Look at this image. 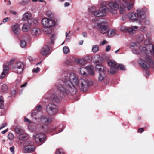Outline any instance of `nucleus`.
Segmentation results:
<instances>
[{
    "mask_svg": "<svg viewBox=\"0 0 154 154\" xmlns=\"http://www.w3.org/2000/svg\"><path fill=\"white\" fill-rule=\"evenodd\" d=\"M63 83L62 86L61 84L57 83L56 86L60 92V97L57 96V92L52 94L51 100L53 102L57 103L60 100V97L64 98L68 95H73L77 92V90L75 85L77 86L81 91L86 92L88 88L93 85V82L87 79L82 78L79 79L78 76L76 74L71 73L69 77L65 76L63 79Z\"/></svg>",
    "mask_w": 154,
    "mask_h": 154,
    "instance_id": "obj_1",
    "label": "nucleus"
},
{
    "mask_svg": "<svg viewBox=\"0 0 154 154\" xmlns=\"http://www.w3.org/2000/svg\"><path fill=\"white\" fill-rule=\"evenodd\" d=\"M140 49L142 54H143L142 52H144L145 59L150 63H147L146 62L143 60L141 59L138 60V63L142 67L145 69L148 68L150 67V65L153 64V62L152 57L148 54H149L148 48L141 46L140 47Z\"/></svg>",
    "mask_w": 154,
    "mask_h": 154,
    "instance_id": "obj_2",
    "label": "nucleus"
},
{
    "mask_svg": "<svg viewBox=\"0 0 154 154\" xmlns=\"http://www.w3.org/2000/svg\"><path fill=\"white\" fill-rule=\"evenodd\" d=\"M88 10L92 14L98 17L105 16L106 13L109 11V8L105 6L100 7L98 9L95 7H92L89 9Z\"/></svg>",
    "mask_w": 154,
    "mask_h": 154,
    "instance_id": "obj_3",
    "label": "nucleus"
},
{
    "mask_svg": "<svg viewBox=\"0 0 154 154\" xmlns=\"http://www.w3.org/2000/svg\"><path fill=\"white\" fill-rule=\"evenodd\" d=\"M58 111V107L54 103H50L46 106V111L50 116L55 115Z\"/></svg>",
    "mask_w": 154,
    "mask_h": 154,
    "instance_id": "obj_4",
    "label": "nucleus"
},
{
    "mask_svg": "<svg viewBox=\"0 0 154 154\" xmlns=\"http://www.w3.org/2000/svg\"><path fill=\"white\" fill-rule=\"evenodd\" d=\"M42 25L47 28H51L54 26L56 23L54 20L47 18H44L42 20Z\"/></svg>",
    "mask_w": 154,
    "mask_h": 154,
    "instance_id": "obj_5",
    "label": "nucleus"
},
{
    "mask_svg": "<svg viewBox=\"0 0 154 154\" xmlns=\"http://www.w3.org/2000/svg\"><path fill=\"white\" fill-rule=\"evenodd\" d=\"M106 24L107 22L105 19H102V21H101L99 23L97 24V26L99 29L100 31L102 34L106 33L108 31Z\"/></svg>",
    "mask_w": 154,
    "mask_h": 154,
    "instance_id": "obj_6",
    "label": "nucleus"
},
{
    "mask_svg": "<svg viewBox=\"0 0 154 154\" xmlns=\"http://www.w3.org/2000/svg\"><path fill=\"white\" fill-rule=\"evenodd\" d=\"M17 136L20 140H26L29 137L28 134L24 133L23 130L17 128L15 129Z\"/></svg>",
    "mask_w": 154,
    "mask_h": 154,
    "instance_id": "obj_7",
    "label": "nucleus"
},
{
    "mask_svg": "<svg viewBox=\"0 0 154 154\" xmlns=\"http://www.w3.org/2000/svg\"><path fill=\"white\" fill-rule=\"evenodd\" d=\"M108 64L110 66V69L109 71L111 74H115L117 71V67L116 63L113 60H109L108 61Z\"/></svg>",
    "mask_w": 154,
    "mask_h": 154,
    "instance_id": "obj_8",
    "label": "nucleus"
},
{
    "mask_svg": "<svg viewBox=\"0 0 154 154\" xmlns=\"http://www.w3.org/2000/svg\"><path fill=\"white\" fill-rule=\"evenodd\" d=\"M24 66L23 63L21 62L17 63L13 67V71L17 73H21L23 71Z\"/></svg>",
    "mask_w": 154,
    "mask_h": 154,
    "instance_id": "obj_9",
    "label": "nucleus"
},
{
    "mask_svg": "<svg viewBox=\"0 0 154 154\" xmlns=\"http://www.w3.org/2000/svg\"><path fill=\"white\" fill-rule=\"evenodd\" d=\"M34 118L35 120L38 119V122H41L44 124H48L51 121V119L48 118L47 116H45L41 114L38 117H35Z\"/></svg>",
    "mask_w": 154,
    "mask_h": 154,
    "instance_id": "obj_10",
    "label": "nucleus"
},
{
    "mask_svg": "<svg viewBox=\"0 0 154 154\" xmlns=\"http://www.w3.org/2000/svg\"><path fill=\"white\" fill-rule=\"evenodd\" d=\"M33 137L35 142L41 144L45 142L46 138L45 135L43 134H36L35 135H34Z\"/></svg>",
    "mask_w": 154,
    "mask_h": 154,
    "instance_id": "obj_11",
    "label": "nucleus"
},
{
    "mask_svg": "<svg viewBox=\"0 0 154 154\" xmlns=\"http://www.w3.org/2000/svg\"><path fill=\"white\" fill-rule=\"evenodd\" d=\"M137 16V21H138L140 23L141 22L140 20H143L146 18V15L143 12V9H138L136 10Z\"/></svg>",
    "mask_w": 154,
    "mask_h": 154,
    "instance_id": "obj_12",
    "label": "nucleus"
},
{
    "mask_svg": "<svg viewBox=\"0 0 154 154\" xmlns=\"http://www.w3.org/2000/svg\"><path fill=\"white\" fill-rule=\"evenodd\" d=\"M108 5L111 9L110 11L109 10V11H110L113 14H114V13H112V11H114L116 12L119 9V5L116 2H109L108 4Z\"/></svg>",
    "mask_w": 154,
    "mask_h": 154,
    "instance_id": "obj_13",
    "label": "nucleus"
},
{
    "mask_svg": "<svg viewBox=\"0 0 154 154\" xmlns=\"http://www.w3.org/2000/svg\"><path fill=\"white\" fill-rule=\"evenodd\" d=\"M87 60L89 61L93 60L94 63H97L101 61L102 57L98 55H96L94 57L91 56L87 57Z\"/></svg>",
    "mask_w": 154,
    "mask_h": 154,
    "instance_id": "obj_14",
    "label": "nucleus"
},
{
    "mask_svg": "<svg viewBox=\"0 0 154 154\" xmlns=\"http://www.w3.org/2000/svg\"><path fill=\"white\" fill-rule=\"evenodd\" d=\"M32 20H29L27 22L23 23L22 27V30L24 32H27L31 28Z\"/></svg>",
    "mask_w": 154,
    "mask_h": 154,
    "instance_id": "obj_15",
    "label": "nucleus"
},
{
    "mask_svg": "<svg viewBox=\"0 0 154 154\" xmlns=\"http://www.w3.org/2000/svg\"><path fill=\"white\" fill-rule=\"evenodd\" d=\"M11 29L13 33L16 35H19L21 32L20 25L18 24H16L12 25L11 26Z\"/></svg>",
    "mask_w": 154,
    "mask_h": 154,
    "instance_id": "obj_16",
    "label": "nucleus"
},
{
    "mask_svg": "<svg viewBox=\"0 0 154 154\" xmlns=\"http://www.w3.org/2000/svg\"><path fill=\"white\" fill-rule=\"evenodd\" d=\"M130 46L131 48L132 49V51L133 53L136 54H139L138 51L136 50L139 48V45L138 43L132 42L130 44Z\"/></svg>",
    "mask_w": 154,
    "mask_h": 154,
    "instance_id": "obj_17",
    "label": "nucleus"
},
{
    "mask_svg": "<svg viewBox=\"0 0 154 154\" xmlns=\"http://www.w3.org/2000/svg\"><path fill=\"white\" fill-rule=\"evenodd\" d=\"M42 106L40 105L37 106L35 109V111L36 112H34L32 113L31 114V116L32 117H38V116H39L42 114L41 112H39L42 109Z\"/></svg>",
    "mask_w": 154,
    "mask_h": 154,
    "instance_id": "obj_18",
    "label": "nucleus"
},
{
    "mask_svg": "<svg viewBox=\"0 0 154 154\" xmlns=\"http://www.w3.org/2000/svg\"><path fill=\"white\" fill-rule=\"evenodd\" d=\"M3 72L0 75V79H2L5 78L9 70V68L7 65H3Z\"/></svg>",
    "mask_w": 154,
    "mask_h": 154,
    "instance_id": "obj_19",
    "label": "nucleus"
},
{
    "mask_svg": "<svg viewBox=\"0 0 154 154\" xmlns=\"http://www.w3.org/2000/svg\"><path fill=\"white\" fill-rule=\"evenodd\" d=\"M50 52V49L48 46L45 45L42 48L40 53L44 56H45L48 54Z\"/></svg>",
    "mask_w": 154,
    "mask_h": 154,
    "instance_id": "obj_20",
    "label": "nucleus"
},
{
    "mask_svg": "<svg viewBox=\"0 0 154 154\" xmlns=\"http://www.w3.org/2000/svg\"><path fill=\"white\" fill-rule=\"evenodd\" d=\"M35 149L33 146H27L23 149V152L25 153H29L34 151Z\"/></svg>",
    "mask_w": 154,
    "mask_h": 154,
    "instance_id": "obj_21",
    "label": "nucleus"
},
{
    "mask_svg": "<svg viewBox=\"0 0 154 154\" xmlns=\"http://www.w3.org/2000/svg\"><path fill=\"white\" fill-rule=\"evenodd\" d=\"M128 17L130 20L134 21H137V16L136 13H130L128 14Z\"/></svg>",
    "mask_w": 154,
    "mask_h": 154,
    "instance_id": "obj_22",
    "label": "nucleus"
},
{
    "mask_svg": "<svg viewBox=\"0 0 154 154\" xmlns=\"http://www.w3.org/2000/svg\"><path fill=\"white\" fill-rule=\"evenodd\" d=\"M119 2H122L124 3V5L126 7V9L129 11L133 7V5L132 4L129 3L128 2V0H119Z\"/></svg>",
    "mask_w": 154,
    "mask_h": 154,
    "instance_id": "obj_23",
    "label": "nucleus"
},
{
    "mask_svg": "<svg viewBox=\"0 0 154 154\" xmlns=\"http://www.w3.org/2000/svg\"><path fill=\"white\" fill-rule=\"evenodd\" d=\"M95 67L98 70L99 73H106V69L103 66L100 64H97L96 65Z\"/></svg>",
    "mask_w": 154,
    "mask_h": 154,
    "instance_id": "obj_24",
    "label": "nucleus"
},
{
    "mask_svg": "<svg viewBox=\"0 0 154 154\" xmlns=\"http://www.w3.org/2000/svg\"><path fill=\"white\" fill-rule=\"evenodd\" d=\"M31 32L32 36H38L40 34L41 31L38 28H34L31 29Z\"/></svg>",
    "mask_w": 154,
    "mask_h": 154,
    "instance_id": "obj_25",
    "label": "nucleus"
},
{
    "mask_svg": "<svg viewBox=\"0 0 154 154\" xmlns=\"http://www.w3.org/2000/svg\"><path fill=\"white\" fill-rule=\"evenodd\" d=\"M86 67V71H87L88 73L92 76H94L95 75L94 66L92 65H90L87 66Z\"/></svg>",
    "mask_w": 154,
    "mask_h": 154,
    "instance_id": "obj_26",
    "label": "nucleus"
},
{
    "mask_svg": "<svg viewBox=\"0 0 154 154\" xmlns=\"http://www.w3.org/2000/svg\"><path fill=\"white\" fill-rule=\"evenodd\" d=\"M138 27L136 26H131L128 29V32L130 34H133L135 33L137 30Z\"/></svg>",
    "mask_w": 154,
    "mask_h": 154,
    "instance_id": "obj_27",
    "label": "nucleus"
},
{
    "mask_svg": "<svg viewBox=\"0 0 154 154\" xmlns=\"http://www.w3.org/2000/svg\"><path fill=\"white\" fill-rule=\"evenodd\" d=\"M86 67L85 68L83 67H81L79 70V72L80 74L82 76L87 75V73L86 72Z\"/></svg>",
    "mask_w": 154,
    "mask_h": 154,
    "instance_id": "obj_28",
    "label": "nucleus"
},
{
    "mask_svg": "<svg viewBox=\"0 0 154 154\" xmlns=\"http://www.w3.org/2000/svg\"><path fill=\"white\" fill-rule=\"evenodd\" d=\"M106 76V73H99L98 76V81L100 82L103 81L105 79Z\"/></svg>",
    "mask_w": 154,
    "mask_h": 154,
    "instance_id": "obj_29",
    "label": "nucleus"
},
{
    "mask_svg": "<svg viewBox=\"0 0 154 154\" xmlns=\"http://www.w3.org/2000/svg\"><path fill=\"white\" fill-rule=\"evenodd\" d=\"M30 14L27 12L26 13L23 15L22 20H28V21L29 20L31 19H30Z\"/></svg>",
    "mask_w": 154,
    "mask_h": 154,
    "instance_id": "obj_30",
    "label": "nucleus"
},
{
    "mask_svg": "<svg viewBox=\"0 0 154 154\" xmlns=\"http://www.w3.org/2000/svg\"><path fill=\"white\" fill-rule=\"evenodd\" d=\"M107 32V35L108 36H113L115 35L116 33L115 29H112L109 30H108Z\"/></svg>",
    "mask_w": 154,
    "mask_h": 154,
    "instance_id": "obj_31",
    "label": "nucleus"
},
{
    "mask_svg": "<svg viewBox=\"0 0 154 154\" xmlns=\"http://www.w3.org/2000/svg\"><path fill=\"white\" fill-rule=\"evenodd\" d=\"M126 9V7L124 4L121 5L120 7V14H123L125 10Z\"/></svg>",
    "mask_w": 154,
    "mask_h": 154,
    "instance_id": "obj_32",
    "label": "nucleus"
},
{
    "mask_svg": "<svg viewBox=\"0 0 154 154\" xmlns=\"http://www.w3.org/2000/svg\"><path fill=\"white\" fill-rule=\"evenodd\" d=\"M4 104L3 97L2 96L0 97V109H2L4 107Z\"/></svg>",
    "mask_w": 154,
    "mask_h": 154,
    "instance_id": "obj_33",
    "label": "nucleus"
},
{
    "mask_svg": "<svg viewBox=\"0 0 154 154\" xmlns=\"http://www.w3.org/2000/svg\"><path fill=\"white\" fill-rule=\"evenodd\" d=\"M99 47L97 45H94L92 47V51L94 53H96L98 51Z\"/></svg>",
    "mask_w": 154,
    "mask_h": 154,
    "instance_id": "obj_34",
    "label": "nucleus"
},
{
    "mask_svg": "<svg viewBox=\"0 0 154 154\" xmlns=\"http://www.w3.org/2000/svg\"><path fill=\"white\" fill-rule=\"evenodd\" d=\"M44 32L47 34H50L52 33V30L49 28L46 27L44 30Z\"/></svg>",
    "mask_w": 154,
    "mask_h": 154,
    "instance_id": "obj_35",
    "label": "nucleus"
},
{
    "mask_svg": "<svg viewBox=\"0 0 154 154\" xmlns=\"http://www.w3.org/2000/svg\"><path fill=\"white\" fill-rule=\"evenodd\" d=\"M63 51L64 54H67L69 51V49L68 47L66 46L63 47Z\"/></svg>",
    "mask_w": 154,
    "mask_h": 154,
    "instance_id": "obj_36",
    "label": "nucleus"
},
{
    "mask_svg": "<svg viewBox=\"0 0 154 154\" xmlns=\"http://www.w3.org/2000/svg\"><path fill=\"white\" fill-rule=\"evenodd\" d=\"M147 47H149L150 48H151L152 50V51L151 50H149V53L152 55L153 54V57L154 58V46L152 44H150L149 46H147Z\"/></svg>",
    "mask_w": 154,
    "mask_h": 154,
    "instance_id": "obj_37",
    "label": "nucleus"
},
{
    "mask_svg": "<svg viewBox=\"0 0 154 154\" xmlns=\"http://www.w3.org/2000/svg\"><path fill=\"white\" fill-rule=\"evenodd\" d=\"M140 29L143 32L145 33L147 31V29L146 26H142L140 27Z\"/></svg>",
    "mask_w": 154,
    "mask_h": 154,
    "instance_id": "obj_38",
    "label": "nucleus"
},
{
    "mask_svg": "<svg viewBox=\"0 0 154 154\" xmlns=\"http://www.w3.org/2000/svg\"><path fill=\"white\" fill-rule=\"evenodd\" d=\"M128 28H127L125 26H122L120 28V30L122 32H128Z\"/></svg>",
    "mask_w": 154,
    "mask_h": 154,
    "instance_id": "obj_39",
    "label": "nucleus"
},
{
    "mask_svg": "<svg viewBox=\"0 0 154 154\" xmlns=\"http://www.w3.org/2000/svg\"><path fill=\"white\" fill-rule=\"evenodd\" d=\"M8 89V87L6 85H2L1 90L2 91L3 93L6 91Z\"/></svg>",
    "mask_w": 154,
    "mask_h": 154,
    "instance_id": "obj_40",
    "label": "nucleus"
},
{
    "mask_svg": "<svg viewBox=\"0 0 154 154\" xmlns=\"http://www.w3.org/2000/svg\"><path fill=\"white\" fill-rule=\"evenodd\" d=\"M28 128L30 131H34L36 129V127L35 126H31L30 125H28Z\"/></svg>",
    "mask_w": 154,
    "mask_h": 154,
    "instance_id": "obj_41",
    "label": "nucleus"
},
{
    "mask_svg": "<svg viewBox=\"0 0 154 154\" xmlns=\"http://www.w3.org/2000/svg\"><path fill=\"white\" fill-rule=\"evenodd\" d=\"M20 45L21 47L22 48H25L26 45V42L23 40L21 41L20 43Z\"/></svg>",
    "mask_w": 154,
    "mask_h": 154,
    "instance_id": "obj_42",
    "label": "nucleus"
},
{
    "mask_svg": "<svg viewBox=\"0 0 154 154\" xmlns=\"http://www.w3.org/2000/svg\"><path fill=\"white\" fill-rule=\"evenodd\" d=\"M71 32L70 31H69L68 32H65V35L66 37V40H68L71 38V36L70 35H69V34Z\"/></svg>",
    "mask_w": 154,
    "mask_h": 154,
    "instance_id": "obj_43",
    "label": "nucleus"
},
{
    "mask_svg": "<svg viewBox=\"0 0 154 154\" xmlns=\"http://www.w3.org/2000/svg\"><path fill=\"white\" fill-rule=\"evenodd\" d=\"M55 154H64L63 150L61 149H57Z\"/></svg>",
    "mask_w": 154,
    "mask_h": 154,
    "instance_id": "obj_44",
    "label": "nucleus"
},
{
    "mask_svg": "<svg viewBox=\"0 0 154 154\" xmlns=\"http://www.w3.org/2000/svg\"><path fill=\"white\" fill-rule=\"evenodd\" d=\"M144 38V36L143 34H140L139 36L138 40L139 41L141 42L143 41Z\"/></svg>",
    "mask_w": 154,
    "mask_h": 154,
    "instance_id": "obj_45",
    "label": "nucleus"
},
{
    "mask_svg": "<svg viewBox=\"0 0 154 154\" xmlns=\"http://www.w3.org/2000/svg\"><path fill=\"white\" fill-rule=\"evenodd\" d=\"M8 138L10 140H12L14 138V134L12 133H9L8 136Z\"/></svg>",
    "mask_w": 154,
    "mask_h": 154,
    "instance_id": "obj_46",
    "label": "nucleus"
},
{
    "mask_svg": "<svg viewBox=\"0 0 154 154\" xmlns=\"http://www.w3.org/2000/svg\"><path fill=\"white\" fill-rule=\"evenodd\" d=\"M29 2L27 1L22 0L19 2V4L22 5H23L28 4Z\"/></svg>",
    "mask_w": 154,
    "mask_h": 154,
    "instance_id": "obj_47",
    "label": "nucleus"
},
{
    "mask_svg": "<svg viewBox=\"0 0 154 154\" xmlns=\"http://www.w3.org/2000/svg\"><path fill=\"white\" fill-rule=\"evenodd\" d=\"M56 35L55 34H52L51 37V41L52 43H54V40L55 39Z\"/></svg>",
    "mask_w": 154,
    "mask_h": 154,
    "instance_id": "obj_48",
    "label": "nucleus"
},
{
    "mask_svg": "<svg viewBox=\"0 0 154 154\" xmlns=\"http://www.w3.org/2000/svg\"><path fill=\"white\" fill-rule=\"evenodd\" d=\"M29 20H32L31 21V23H32V24H35V25H37L38 24V21L37 20H36L34 19H29Z\"/></svg>",
    "mask_w": 154,
    "mask_h": 154,
    "instance_id": "obj_49",
    "label": "nucleus"
},
{
    "mask_svg": "<svg viewBox=\"0 0 154 154\" xmlns=\"http://www.w3.org/2000/svg\"><path fill=\"white\" fill-rule=\"evenodd\" d=\"M118 68L121 70H125L124 66L122 64H119L118 66Z\"/></svg>",
    "mask_w": 154,
    "mask_h": 154,
    "instance_id": "obj_50",
    "label": "nucleus"
},
{
    "mask_svg": "<svg viewBox=\"0 0 154 154\" xmlns=\"http://www.w3.org/2000/svg\"><path fill=\"white\" fill-rule=\"evenodd\" d=\"M40 68L39 67H37L35 69H33L32 70V72H35L36 73H38L39 71Z\"/></svg>",
    "mask_w": 154,
    "mask_h": 154,
    "instance_id": "obj_51",
    "label": "nucleus"
},
{
    "mask_svg": "<svg viewBox=\"0 0 154 154\" xmlns=\"http://www.w3.org/2000/svg\"><path fill=\"white\" fill-rule=\"evenodd\" d=\"M47 16L48 17H52V13L50 11H48L47 13Z\"/></svg>",
    "mask_w": 154,
    "mask_h": 154,
    "instance_id": "obj_52",
    "label": "nucleus"
},
{
    "mask_svg": "<svg viewBox=\"0 0 154 154\" xmlns=\"http://www.w3.org/2000/svg\"><path fill=\"white\" fill-rule=\"evenodd\" d=\"M7 125V124L6 123H2L0 125V130L2 128H3L4 127H5Z\"/></svg>",
    "mask_w": 154,
    "mask_h": 154,
    "instance_id": "obj_53",
    "label": "nucleus"
},
{
    "mask_svg": "<svg viewBox=\"0 0 154 154\" xmlns=\"http://www.w3.org/2000/svg\"><path fill=\"white\" fill-rule=\"evenodd\" d=\"M10 150L13 154H14V146H12L10 148Z\"/></svg>",
    "mask_w": 154,
    "mask_h": 154,
    "instance_id": "obj_54",
    "label": "nucleus"
},
{
    "mask_svg": "<svg viewBox=\"0 0 154 154\" xmlns=\"http://www.w3.org/2000/svg\"><path fill=\"white\" fill-rule=\"evenodd\" d=\"M107 43V42L105 40L102 41L100 43V45L102 46L104 45V44H106Z\"/></svg>",
    "mask_w": 154,
    "mask_h": 154,
    "instance_id": "obj_55",
    "label": "nucleus"
},
{
    "mask_svg": "<svg viewBox=\"0 0 154 154\" xmlns=\"http://www.w3.org/2000/svg\"><path fill=\"white\" fill-rule=\"evenodd\" d=\"M9 20H10V18L8 17H7V18L4 19L3 20V23H5Z\"/></svg>",
    "mask_w": 154,
    "mask_h": 154,
    "instance_id": "obj_56",
    "label": "nucleus"
},
{
    "mask_svg": "<svg viewBox=\"0 0 154 154\" xmlns=\"http://www.w3.org/2000/svg\"><path fill=\"white\" fill-rule=\"evenodd\" d=\"M111 49V46H110L109 45L106 46V52H108Z\"/></svg>",
    "mask_w": 154,
    "mask_h": 154,
    "instance_id": "obj_57",
    "label": "nucleus"
},
{
    "mask_svg": "<svg viewBox=\"0 0 154 154\" xmlns=\"http://www.w3.org/2000/svg\"><path fill=\"white\" fill-rule=\"evenodd\" d=\"M11 13L13 14V15H16L17 14V12L13 10H11L10 11Z\"/></svg>",
    "mask_w": 154,
    "mask_h": 154,
    "instance_id": "obj_58",
    "label": "nucleus"
},
{
    "mask_svg": "<svg viewBox=\"0 0 154 154\" xmlns=\"http://www.w3.org/2000/svg\"><path fill=\"white\" fill-rule=\"evenodd\" d=\"M42 129H44V128H45V129L44 130V132H46L47 131V130L48 129V127L47 126H45L44 127L43 126H42Z\"/></svg>",
    "mask_w": 154,
    "mask_h": 154,
    "instance_id": "obj_59",
    "label": "nucleus"
},
{
    "mask_svg": "<svg viewBox=\"0 0 154 154\" xmlns=\"http://www.w3.org/2000/svg\"><path fill=\"white\" fill-rule=\"evenodd\" d=\"M24 122H25L29 123V124H30L31 122L29 121V120L26 118H24Z\"/></svg>",
    "mask_w": 154,
    "mask_h": 154,
    "instance_id": "obj_60",
    "label": "nucleus"
},
{
    "mask_svg": "<svg viewBox=\"0 0 154 154\" xmlns=\"http://www.w3.org/2000/svg\"><path fill=\"white\" fill-rule=\"evenodd\" d=\"M144 131L143 128H141L139 129L138 130V132L139 133H142Z\"/></svg>",
    "mask_w": 154,
    "mask_h": 154,
    "instance_id": "obj_61",
    "label": "nucleus"
},
{
    "mask_svg": "<svg viewBox=\"0 0 154 154\" xmlns=\"http://www.w3.org/2000/svg\"><path fill=\"white\" fill-rule=\"evenodd\" d=\"M83 36L84 37H86L87 36V34L86 32H83L82 33Z\"/></svg>",
    "mask_w": 154,
    "mask_h": 154,
    "instance_id": "obj_62",
    "label": "nucleus"
},
{
    "mask_svg": "<svg viewBox=\"0 0 154 154\" xmlns=\"http://www.w3.org/2000/svg\"><path fill=\"white\" fill-rule=\"evenodd\" d=\"M69 5V2H66L64 4V6L66 7Z\"/></svg>",
    "mask_w": 154,
    "mask_h": 154,
    "instance_id": "obj_63",
    "label": "nucleus"
},
{
    "mask_svg": "<svg viewBox=\"0 0 154 154\" xmlns=\"http://www.w3.org/2000/svg\"><path fill=\"white\" fill-rule=\"evenodd\" d=\"M8 131V129H7L3 131H2V134H5V133L6 132Z\"/></svg>",
    "mask_w": 154,
    "mask_h": 154,
    "instance_id": "obj_64",
    "label": "nucleus"
}]
</instances>
